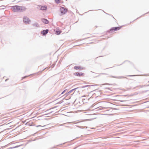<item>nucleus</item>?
<instances>
[{
  "label": "nucleus",
  "instance_id": "f8f14e48",
  "mask_svg": "<svg viewBox=\"0 0 149 149\" xmlns=\"http://www.w3.org/2000/svg\"><path fill=\"white\" fill-rule=\"evenodd\" d=\"M75 89H72L71 90V91H70L69 92H68V94L70 93L71 92H72L73 90H74Z\"/></svg>",
  "mask_w": 149,
  "mask_h": 149
},
{
  "label": "nucleus",
  "instance_id": "423d86ee",
  "mask_svg": "<svg viewBox=\"0 0 149 149\" xmlns=\"http://www.w3.org/2000/svg\"><path fill=\"white\" fill-rule=\"evenodd\" d=\"M49 31L48 30L46 29L45 30H43L41 32V33L43 35H46L47 33H48Z\"/></svg>",
  "mask_w": 149,
  "mask_h": 149
},
{
  "label": "nucleus",
  "instance_id": "ddd939ff",
  "mask_svg": "<svg viewBox=\"0 0 149 149\" xmlns=\"http://www.w3.org/2000/svg\"><path fill=\"white\" fill-rule=\"evenodd\" d=\"M62 102H62V100H61V101H60V102H58L57 103H61Z\"/></svg>",
  "mask_w": 149,
  "mask_h": 149
},
{
  "label": "nucleus",
  "instance_id": "20e7f679",
  "mask_svg": "<svg viewBox=\"0 0 149 149\" xmlns=\"http://www.w3.org/2000/svg\"><path fill=\"white\" fill-rule=\"evenodd\" d=\"M122 26L114 27L112 28L110 30L111 31H116L120 30Z\"/></svg>",
  "mask_w": 149,
  "mask_h": 149
},
{
  "label": "nucleus",
  "instance_id": "1a4fd4ad",
  "mask_svg": "<svg viewBox=\"0 0 149 149\" xmlns=\"http://www.w3.org/2000/svg\"><path fill=\"white\" fill-rule=\"evenodd\" d=\"M74 68L76 70L81 69V68L80 67L77 66H75L74 67Z\"/></svg>",
  "mask_w": 149,
  "mask_h": 149
},
{
  "label": "nucleus",
  "instance_id": "2eb2a0df",
  "mask_svg": "<svg viewBox=\"0 0 149 149\" xmlns=\"http://www.w3.org/2000/svg\"><path fill=\"white\" fill-rule=\"evenodd\" d=\"M45 69V68L43 70V71Z\"/></svg>",
  "mask_w": 149,
  "mask_h": 149
},
{
  "label": "nucleus",
  "instance_id": "f257e3e1",
  "mask_svg": "<svg viewBox=\"0 0 149 149\" xmlns=\"http://www.w3.org/2000/svg\"><path fill=\"white\" fill-rule=\"evenodd\" d=\"M11 9L14 12H23L26 9V8L24 7L18 6H12Z\"/></svg>",
  "mask_w": 149,
  "mask_h": 149
},
{
  "label": "nucleus",
  "instance_id": "0eeeda50",
  "mask_svg": "<svg viewBox=\"0 0 149 149\" xmlns=\"http://www.w3.org/2000/svg\"><path fill=\"white\" fill-rule=\"evenodd\" d=\"M42 22L46 24H47L49 23V21L47 19H42Z\"/></svg>",
  "mask_w": 149,
  "mask_h": 149
},
{
  "label": "nucleus",
  "instance_id": "39448f33",
  "mask_svg": "<svg viewBox=\"0 0 149 149\" xmlns=\"http://www.w3.org/2000/svg\"><path fill=\"white\" fill-rule=\"evenodd\" d=\"M74 75H75L76 76H79V77L83 76L84 74V73H83L81 72L80 73H79L77 72L74 73Z\"/></svg>",
  "mask_w": 149,
  "mask_h": 149
},
{
  "label": "nucleus",
  "instance_id": "9b49d317",
  "mask_svg": "<svg viewBox=\"0 0 149 149\" xmlns=\"http://www.w3.org/2000/svg\"><path fill=\"white\" fill-rule=\"evenodd\" d=\"M62 32L60 31H57L56 32V34L57 35H59Z\"/></svg>",
  "mask_w": 149,
  "mask_h": 149
},
{
  "label": "nucleus",
  "instance_id": "f03ea898",
  "mask_svg": "<svg viewBox=\"0 0 149 149\" xmlns=\"http://www.w3.org/2000/svg\"><path fill=\"white\" fill-rule=\"evenodd\" d=\"M60 15L62 16L65 14L68 11V9L64 7H61L60 8Z\"/></svg>",
  "mask_w": 149,
  "mask_h": 149
},
{
  "label": "nucleus",
  "instance_id": "dca6fc26",
  "mask_svg": "<svg viewBox=\"0 0 149 149\" xmlns=\"http://www.w3.org/2000/svg\"><path fill=\"white\" fill-rule=\"evenodd\" d=\"M42 72V71H41V73Z\"/></svg>",
  "mask_w": 149,
  "mask_h": 149
},
{
  "label": "nucleus",
  "instance_id": "9d476101",
  "mask_svg": "<svg viewBox=\"0 0 149 149\" xmlns=\"http://www.w3.org/2000/svg\"><path fill=\"white\" fill-rule=\"evenodd\" d=\"M61 0H55V1L56 3H58L61 2Z\"/></svg>",
  "mask_w": 149,
  "mask_h": 149
},
{
  "label": "nucleus",
  "instance_id": "4468645a",
  "mask_svg": "<svg viewBox=\"0 0 149 149\" xmlns=\"http://www.w3.org/2000/svg\"><path fill=\"white\" fill-rule=\"evenodd\" d=\"M66 90H64L62 93L61 94H63L65 91Z\"/></svg>",
  "mask_w": 149,
  "mask_h": 149
},
{
  "label": "nucleus",
  "instance_id": "6e6552de",
  "mask_svg": "<svg viewBox=\"0 0 149 149\" xmlns=\"http://www.w3.org/2000/svg\"><path fill=\"white\" fill-rule=\"evenodd\" d=\"M40 9L42 10H46L47 9V6H42L40 7Z\"/></svg>",
  "mask_w": 149,
  "mask_h": 149
},
{
  "label": "nucleus",
  "instance_id": "7ed1b4c3",
  "mask_svg": "<svg viewBox=\"0 0 149 149\" xmlns=\"http://www.w3.org/2000/svg\"><path fill=\"white\" fill-rule=\"evenodd\" d=\"M23 20L24 22L26 24H29L31 22L29 18L26 17H24L23 18Z\"/></svg>",
  "mask_w": 149,
  "mask_h": 149
}]
</instances>
